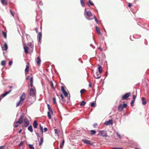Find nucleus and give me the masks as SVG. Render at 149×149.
I'll return each mask as SVG.
<instances>
[{
  "label": "nucleus",
  "mask_w": 149,
  "mask_h": 149,
  "mask_svg": "<svg viewBox=\"0 0 149 149\" xmlns=\"http://www.w3.org/2000/svg\"><path fill=\"white\" fill-rule=\"evenodd\" d=\"M84 10V15L86 16V19L89 20L92 19H93L92 18H90V17L92 15L91 12L90 11H86V8Z\"/></svg>",
  "instance_id": "f257e3e1"
},
{
  "label": "nucleus",
  "mask_w": 149,
  "mask_h": 149,
  "mask_svg": "<svg viewBox=\"0 0 149 149\" xmlns=\"http://www.w3.org/2000/svg\"><path fill=\"white\" fill-rule=\"evenodd\" d=\"M29 95L35 97H36V91L35 88H31L29 92Z\"/></svg>",
  "instance_id": "f03ea898"
},
{
  "label": "nucleus",
  "mask_w": 149,
  "mask_h": 149,
  "mask_svg": "<svg viewBox=\"0 0 149 149\" xmlns=\"http://www.w3.org/2000/svg\"><path fill=\"white\" fill-rule=\"evenodd\" d=\"M99 133L97 135L99 136H102L104 137H107V133L106 131L104 130H100L99 131Z\"/></svg>",
  "instance_id": "7ed1b4c3"
},
{
  "label": "nucleus",
  "mask_w": 149,
  "mask_h": 149,
  "mask_svg": "<svg viewBox=\"0 0 149 149\" xmlns=\"http://www.w3.org/2000/svg\"><path fill=\"white\" fill-rule=\"evenodd\" d=\"M24 115V113H23L21 114L18 120L16 122V124H21L23 122Z\"/></svg>",
  "instance_id": "20e7f679"
},
{
  "label": "nucleus",
  "mask_w": 149,
  "mask_h": 149,
  "mask_svg": "<svg viewBox=\"0 0 149 149\" xmlns=\"http://www.w3.org/2000/svg\"><path fill=\"white\" fill-rule=\"evenodd\" d=\"M82 141L85 144H89L90 145L92 146L93 145V143H91V141L87 140L86 139H82Z\"/></svg>",
  "instance_id": "39448f33"
},
{
  "label": "nucleus",
  "mask_w": 149,
  "mask_h": 149,
  "mask_svg": "<svg viewBox=\"0 0 149 149\" xmlns=\"http://www.w3.org/2000/svg\"><path fill=\"white\" fill-rule=\"evenodd\" d=\"M130 95V93H127L124 95L122 97V99L125 100L128 98Z\"/></svg>",
  "instance_id": "423d86ee"
},
{
  "label": "nucleus",
  "mask_w": 149,
  "mask_h": 149,
  "mask_svg": "<svg viewBox=\"0 0 149 149\" xmlns=\"http://www.w3.org/2000/svg\"><path fill=\"white\" fill-rule=\"evenodd\" d=\"M61 90L65 96V97H68V93L65 90L64 86H62L61 87Z\"/></svg>",
  "instance_id": "0eeeda50"
},
{
  "label": "nucleus",
  "mask_w": 149,
  "mask_h": 149,
  "mask_svg": "<svg viewBox=\"0 0 149 149\" xmlns=\"http://www.w3.org/2000/svg\"><path fill=\"white\" fill-rule=\"evenodd\" d=\"M26 97L25 94L24 93H23L20 97V99L22 102H23L25 100Z\"/></svg>",
  "instance_id": "6e6552de"
},
{
  "label": "nucleus",
  "mask_w": 149,
  "mask_h": 149,
  "mask_svg": "<svg viewBox=\"0 0 149 149\" xmlns=\"http://www.w3.org/2000/svg\"><path fill=\"white\" fill-rule=\"evenodd\" d=\"M113 124V121L112 120H109L108 121H106L104 124L106 125H112Z\"/></svg>",
  "instance_id": "1a4fd4ad"
},
{
  "label": "nucleus",
  "mask_w": 149,
  "mask_h": 149,
  "mask_svg": "<svg viewBox=\"0 0 149 149\" xmlns=\"http://www.w3.org/2000/svg\"><path fill=\"white\" fill-rule=\"evenodd\" d=\"M100 74H100L99 73H98L97 72L95 74V75H94V76L96 79H98L100 78L101 76Z\"/></svg>",
  "instance_id": "9d476101"
},
{
  "label": "nucleus",
  "mask_w": 149,
  "mask_h": 149,
  "mask_svg": "<svg viewBox=\"0 0 149 149\" xmlns=\"http://www.w3.org/2000/svg\"><path fill=\"white\" fill-rule=\"evenodd\" d=\"M123 108L122 104H120L118 107V110L119 111H122L123 110Z\"/></svg>",
  "instance_id": "9b49d317"
},
{
  "label": "nucleus",
  "mask_w": 149,
  "mask_h": 149,
  "mask_svg": "<svg viewBox=\"0 0 149 149\" xmlns=\"http://www.w3.org/2000/svg\"><path fill=\"white\" fill-rule=\"evenodd\" d=\"M42 37V34L41 32H40L38 33V39L39 42H40L41 39Z\"/></svg>",
  "instance_id": "f8f14e48"
},
{
  "label": "nucleus",
  "mask_w": 149,
  "mask_h": 149,
  "mask_svg": "<svg viewBox=\"0 0 149 149\" xmlns=\"http://www.w3.org/2000/svg\"><path fill=\"white\" fill-rule=\"evenodd\" d=\"M29 62L27 63V65H26V68L25 70V72H29L28 69L29 68Z\"/></svg>",
  "instance_id": "ddd939ff"
},
{
  "label": "nucleus",
  "mask_w": 149,
  "mask_h": 149,
  "mask_svg": "<svg viewBox=\"0 0 149 149\" xmlns=\"http://www.w3.org/2000/svg\"><path fill=\"white\" fill-rule=\"evenodd\" d=\"M38 125V123L36 120H34L33 123V126L34 128H37Z\"/></svg>",
  "instance_id": "4468645a"
},
{
  "label": "nucleus",
  "mask_w": 149,
  "mask_h": 149,
  "mask_svg": "<svg viewBox=\"0 0 149 149\" xmlns=\"http://www.w3.org/2000/svg\"><path fill=\"white\" fill-rule=\"evenodd\" d=\"M98 70L99 73L100 74H101L102 72V67L100 65H99L98 67Z\"/></svg>",
  "instance_id": "2eb2a0df"
},
{
  "label": "nucleus",
  "mask_w": 149,
  "mask_h": 149,
  "mask_svg": "<svg viewBox=\"0 0 149 149\" xmlns=\"http://www.w3.org/2000/svg\"><path fill=\"white\" fill-rule=\"evenodd\" d=\"M142 103L143 105H145L147 103V102L145 100L144 97H142L141 98Z\"/></svg>",
  "instance_id": "dca6fc26"
},
{
  "label": "nucleus",
  "mask_w": 149,
  "mask_h": 149,
  "mask_svg": "<svg viewBox=\"0 0 149 149\" xmlns=\"http://www.w3.org/2000/svg\"><path fill=\"white\" fill-rule=\"evenodd\" d=\"M29 121L27 119H26V120L24 122V127H26L29 125Z\"/></svg>",
  "instance_id": "f3484780"
},
{
  "label": "nucleus",
  "mask_w": 149,
  "mask_h": 149,
  "mask_svg": "<svg viewBox=\"0 0 149 149\" xmlns=\"http://www.w3.org/2000/svg\"><path fill=\"white\" fill-rule=\"evenodd\" d=\"M24 48L25 52L26 53H28L29 48L26 45L24 46Z\"/></svg>",
  "instance_id": "a211bd4d"
},
{
  "label": "nucleus",
  "mask_w": 149,
  "mask_h": 149,
  "mask_svg": "<svg viewBox=\"0 0 149 149\" xmlns=\"http://www.w3.org/2000/svg\"><path fill=\"white\" fill-rule=\"evenodd\" d=\"M2 50L3 51L4 50H6L8 48V45L7 43L6 42H5L4 45V47L5 48L4 49L3 47L2 46Z\"/></svg>",
  "instance_id": "6ab92c4d"
},
{
  "label": "nucleus",
  "mask_w": 149,
  "mask_h": 149,
  "mask_svg": "<svg viewBox=\"0 0 149 149\" xmlns=\"http://www.w3.org/2000/svg\"><path fill=\"white\" fill-rule=\"evenodd\" d=\"M47 106L49 112H51V113H52V114L53 113V112L52 109L50 105L49 104H48L47 105Z\"/></svg>",
  "instance_id": "aec40b11"
},
{
  "label": "nucleus",
  "mask_w": 149,
  "mask_h": 149,
  "mask_svg": "<svg viewBox=\"0 0 149 149\" xmlns=\"http://www.w3.org/2000/svg\"><path fill=\"white\" fill-rule=\"evenodd\" d=\"M28 129L31 132H32L33 131V128L31 125H30L28 127Z\"/></svg>",
  "instance_id": "412c9836"
},
{
  "label": "nucleus",
  "mask_w": 149,
  "mask_h": 149,
  "mask_svg": "<svg viewBox=\"0 0 149 149\" xmlns=\"http://www.w3.org/2000/svg\"><path fill=\"white\" fill-rule=\"evenodd\" d=\"M41 62L40 58L39 57H38L36 60V63L38 64H40Z\"/></svg>",
  "instance_id": "4be33fe9"
},
{
  "label": "nucleus",
  "mask_w": 149,
  "mask_h": 149,
  "mask_svg": "<svg viewBox=\"0 0 149 149\" xmlns=\"http://www.w3.org/2000/svg\"><path fill=\"white\" fill-rule=\"evenodd\" d=\"M23 102H22V101H21V100H20L19 102L17 104L16 106L17 107L19 105H22Z\"/></svg>",
  "instance_id": "5701e85b"
},
{
  "label": "nucleus",
  "mask_w": 149,
  "mask_h": 149,
  "mask_svg": "<svg viewBox=\"0 0 149 149\" xmlns=\"http://www.w3.org/2000/svg\"><path fill=\"white\" fill-rule=\"evenodd\" d=\"M55 134H57L58 136H59V131L58 130L55 129H54Z\"/></svg>",
  "instance_id": "b1692460"
},
{
  "label": "nucleus",
  "mask_w": 149,
  "mask_h": 149,
  "mask_svg": "<svg viewBox=\"0 0 149 149\" xmlns=\"http://www.w3.org/2000/svg\"><path fill=\"white\" fill-rule=\"evenodd\" d=\"M96 30L98 34H101L100 29L97 26L95 27Z\"/></svg>",
  "instance_id": "393cba45"
},
{
  "label": "nucleus",
  "mask_w": 149,
  "mask_h": 149,
  "mask_svg": "<svg viewBox=\"0 0 149 149\" xmlns=\"http://www.w3.org/2000/svg\"><path fill=\"white\" fill-rule=\"evenodd\" d=\"M29 46L30 48L32 50L33 49V45L31 42H30L29 44Z\"/></svg>",
  "instance_id": "a878e982"
},
{
  "label": "nucleus",
  "mask_w": 149,
  "mask_h": 149,
  "mask_svg": "<svg viewBox=\"0 0 149 149\" xmlns=\"http://www.w3.org/2000/svg\"><path fill=\"white\" fill-rule=\"evenodd\" d=\"M91 134L93 135L95 134L96 132L95 130H91Z\"/></svg>",
  "instance_id": "bb28decb"
},
{
  "label": "nucleus",
  "mask_w": 149,
  "mask_h": 149,
  "mask_svg": "<svg viewBox=\"0 0 149 149\" xmlns=\"http://www.w3.org/2000/svg\"><path fill=\"white\" fill-rule=\"evenodd\" d=\"M64 142H65L64 140H63L62 141V142L61 143L60 145V148H63V146L64 145Z\"/></svg>",
  "instance_id": "cd10ccee"
},
{
  "label": "nucleus",
  "mask_w": 149,
  "mask_h": 149,
  "mask_svg": "<svg viewBox=\"0 0 149 149\" xmlns=\"http://www.w3.org/2000/svg\"><path fill=\"white\" fill-rule=\"evenodd\" d=\"M35 132L36 134V135L37 136L38 139V140L39 138L40 137L39 133L38 132L36 131L35 130Z\"/></svg>",
  "instance_id": "c85d7f7f"
},
{
  "label": "nucleus",
  "mask_w": 149,
  "mask_h": 149,
  "mask_svg": "<svg viewBox=\"0 0 149 149\" xmlns=\"http://www.w3.org/2000/svg\"><path fill=\"white\" fill-rule=\"evenodd\" d=\"M2 33L3 35V37L5 38H6L7 37L6 33L3 31H2Z\"/></svg>",
  "instance_id": "c756f323"
},
{
  "label": "nucleus",
  "mask_w": 149,
  "mask_h": 149,
  "mask_svg": "<svg viewBox=\"0 0 149 149\" xmlns=\"http://www.w3.org/2000/svg\"><path fill=\"white\" fill-rule=\"evenodd\" d=\"M1 2L3 4H5V5L7 4V1L6 0H2Z\"/></svg>",
  "instance_id": "7c9ffc66"
},
{
  "label": "nucleus",
  "mask_w": 149,
  "mask_h": 149,
  "mask_svg": "<svg viewBox=\"0 0 149 149\" xmlns=\"http://www.w3.org/2000/svg\"><path fill=\"white\" fill-rule=\"evenodd\" d=\"M86 104V102L84 101H81L80 103V105L81 106H83L85 105Z\"/></svg>",
  "instance_id": "2f4dec72"
},
{
  "label": "nucleus",
  "mask_w": 149,
  "mask_h": 149,
  "mask_svg": "<svg viewBox=\"0 0 149 149\" xmlns=\"http://www.w3.org/2000/svg\"><path fill=\"white\" fill-rule=\"evenodd\" d=\"M29 148L31 149H34V148L33 146V144H29Z\"/></svg>",
  "instance_id": "473e14b6"
},
{
  "label": "nucleus",
  "mask_w": 149,
  "mask_h": 149,
  "mask_svg": "<svg viewBox=\"0 0 149 149\" xmlns=\"http://www.w3.org/2000/svg\"><path fill=\"white\" fill-rule=\"evenodd\" d=\"M43 141V138H41L40 140V142L39 143V146H40L41 145Z\"/></svg>",
  "instance_id": "72a5a7b5"
},
{
  "label": "nucleus",
  "mask_w": 149,
  "mask_h": 149,
  "mask_svg": "<svg viewBox=\"0 0 149 149\" xmlns=\"http://www.w3.org/2000/svg\"><path fill=\"white\" fill-rule=\"evenodd\" d=\"M1 65L3 66H4L6 65V61L4 60L2 61L1 62Z\"/></svg>",
  "instance_id": "f704fd0d"
},
{
  "label": "nucleus",
  "mask_w": 149,
  "mask_h": 149,
  "mask_svg": "<svg viewBox=\"0 0 149 149\" xmlns=\"http://www.w3.org/2000/svg\"><path fill=\"white\" fill-rule=\"evenodd\" d=\"M117 135V136L118 137V138L120 139L122 138V136H121V135L119 134V133L118 132H117L116 133Z\"/></svg>",
  "instance_id": "c9c22d12"
},
{
  "label": "nucleus",
  "mask_w": 149,
  "mask_h": 149,
  "mask_svg": "<svg viewBox=\"0 0 149 149\" xmlns=\"http://www.w3.org/2000/svg\"><path fill=\"white\" fill-rule=\"evenodd\" d=\"M80 3L81 6L83 7H84V3L83 0H80Z\"/></svg>",
  "instance_id": "e433bc0d"
},
{
  "label": "nucleus",
  "mask_w": 149,
  "mask_h": 149,
  "mask_svg": "<svg viewBox=\"0 0 149 149\" xmlns=\"http://www.w3.org/2000/svg\"><path fill=\"white\" fill-rule=\"evenodd\" d=\"M8 94H7V93L6 92L5 93H3V94H2V95H1V97H4L5 96H6Z\"/></svg>",
  "instance_id": "4c0bfd02"
},
{
  "label": "nucleus",
  "mask_w": 149,
  "mask_h": 149,
  "mask_svg": "<svg viewBox=\"0 0 149 149\" xmlns=\"http://www.w3.org/2000/svg\"><path fill=\"white\" fill-rule=\"evenodd\" d=\"M47 114H48V116L49 118V119H51V116L50 114V113L49 111H48L47 112Z\"/></svg>",
  "instance_id": "58836bf2"
},
{
  "label": "nucleus",
  "mask_w": 149,
  "mask_h": 149,
  "mask_svg": "<svg viewBox=\"0 0 149 149\" xmlns=\"http://www.w3.org/2000/svg\"><path fill=\"white\" fill-rule=\"evenodd\" d=\"M88 3L89 5L91 6L94 5V4H93V2H92L90 0H89L88 1Z\"/></svg>",
  "instance_id": "ea45409f"
},
{
  "label": "nucleus",
  "mask_w": 149,
  "mask_h": 149,
  "mask_svg": "<svg viewBox=\"0 0 149 149\" xmlns=\"http://www.w3.org/2000/svg\"><path fill=\"white\" fill-rule=\"evenodd\" d=\"M86 91V90L85 89H83L81 90L80 91V93L81 94H82L83 92H85Z\"/></svg>",
  "instance_id": "a19ab883"
},
{
  "label": "nucleus",
  "mask_w": 149,
  "mask_h": 149,
  "mask_svg": "<svg viewBox=\"0 0 149 149\" xmlns=\"http://www.w3.org/2000/svg\"><path fill=\"white\" fill-rule=\"evenodd\" d=\"M91 106L92 107H94L95 106V103L93 102H92L91 104Z\"/></svg>",
  "instance_id": "79ce46f5"
},
{
  "label": "nucleus",
  "mask_w": 149,
  "mask_h": 149,
  "mask_svg": "<svg viewBox=\"0 0 149 149\" xmlns=\"http://www.w3.org/2000/svg\"><path fill=\"white\" fill-rule=\"evenodd\" d=\"M60 97L61 98L62 101H63L64 102L65 101H64V97H63V95L62 94H61L60 95Z\"/></svg>",
  "instance_id": "37998d69"
},
{
  "label": "nucleus",
  "mask_w": 149,
  "mask_h": 149,
  "mask_svg": "<svg viewBox=\"0 0 149 149\" xmlns=\"http://www.w3.org/2000/svg\"><path fill=\"white\" fill-rule=\"evenodd\" d=\"M123 106V108H126L127 106V104L126 103H124L123 104H122Z\"/></svg>",
  "instance_id": "c03bdc74"
},
{
  "label": "nucleus",
  "mask_w": 149,
  "mask_h": 149,
  "mask_svg": "<svg viewBox=\"0 0 149 149\" xmlns=\"http://www.w3.org/2000/svg\"><path fill=\"white\" fill-rule=\"evenodd\" d=\"M53 102L54 104L56 103V99L55 97H53Z\"/></svg>",
  "instance_id": "a18cd8bd"
},
{
  "label": "nucleus",
  "mask_w": 149,
  "mask_h": 149,
  "mask_svg": "<svg viewBox=\"0 0 149 149\" xmlns=\"http://www.w3.org/2000/svg\"><path fill=\"white\" fill-rule=\"evenodd\" d=\"M134 100H132L131 102V105L132 106H133L134 105Z\"/></svg>",
  "instance_id": "49530a36"
},
{
  "label": "nucleus",
  "mask_w": 149,
  "mask_h": 149,
  "mask_svg": "<svg viewBox=\"0 0 149 149\" xmlns=\"http://www.w3.org/2000/svg\"><path fill=\"white\" fill-rule=\"evenodd\" d=\"M94 128H96L97 127V123H94L93 125Z\"/></svg>",
  "instance_id": "de8ad7c7"
},
{
  "label": "nucleus",
  "mask_w": 149,
  "mask_h": 149,
  "mask_svg": "<svg viewBox=\"0 0 149 149\" xmlns=\"http://www.w3.org/2000/svg\"><path fill=\"white\" fill-rule=\"evenodd\" d=\"M136 97V96L134 95H133V100L135 101V100Z\"/></svg>",
  "instance_id": "09e8293b"
},
{
  "label": "nucleus",
  "mask_w": 149,
  "mask_h": 149,
  "mask_svg": "<svg viewBox=\"0 0 149 149\" xmlns=\"http://www.w3.org/2000/svg\"><path fill=\"white\" fill-rule=\"evenodd\" d=\"M33 78L31 77L30 79V83H33Z\"/></svg>",
  "instance_id": "8fccbe9b"
},
{
  "label": "nucleus",
  "mask_w": 149,
  "mask_h": 149,
  "mask_svg": "<svg viewBox=\"0 0 149 149\" xmlns=\"http://www.w3.org/2000/svg\"><path fill=\"white\" fill-rule=\"evenodd\" d=\"M13 63V62L12 61H9L8 63V64L9 65H12Z\"/></svg>",
  "instance_id": "3c124183"
},
{
  "label": "nucleus",
  "mask_w": 149,
  "mask_h": 149,
  "mask_svg": "<svg viewBox=\"0 0 149 149\" xmlns=\"http://www.w3.org/2000/svg\"><path fill=\"white\" fill-rule=\"evenodd\" d=\"M113 149H123V148H121L113 147Z\"/></svg>",
  "instance_id": "603ef678"
},
{
  "label": "nucleus",
  "mask_w": 149,
  "mask_h": 149,
  "mask_svg": "<svg viewBox=\"0 0 149 149\" xmlns=\"http://www.w3.org/2000/svg\"><path fill=\"white\" fill-rule=\"evenodd\" d=\"M23 144V141H21L20 143L19 144V146H21Z\"/></svg>",
  "instance_id": "864d4df0"
},
{
  "label": "nucleus",
  "mask_w": 149,
  "mask_h": 149,
  "mask_svg": "<svg viewBox=\"0 0 149 149\" xmlns=\"http://www.w3.org/2000/svg\"><path fill=\"white\" fill-rule=\"evenodd\" d=\"M44 132H46L47 130V127H45L44 129Z\"/></svg>",
  "instance_id": "5fc2aeb1"
},
{
  "label": "nucleus",
  "mask_w": 149,
  "mask_h": 149,
  "mask_svg": "<svg viewBox=\"0 0 149 149\" xmlns=\"http://www.w3.org/2000/svg\"><path fill=\"white\" fill-rule=\"evenodd\" d=\"M95 19V21L96 22L97 24H98V20H97V19L96 18H95V19Z\"/></svg>",
  "instance_id": "6e6d98bb"
},
{
  "label": "nucleus",
  "mask_w": 149,
  "mask_h": 149,
  "mask_svg": "<svg viewBox=\"0 0 149 149\" xmlns=\"http://www.w3.org/2000/svg\"><path fill=\"white\" fill-rule=\"evenodd\" d=\"M132 5V4L131 3H129L128 4V6L129 7H130Z\"/></svg>",
  "instance_id": "4d7b16f0"
},
{
  "label": "nucleus",
  "mask_w": 149,
  "mask_h": 149,
  "mask_svg": "<svg viewBox=\"0 0 149 149\" xmlns=\"http://www.w3.org/2000/svg\"><path fill=\"white\" fill-rule=\"evenodd\" d=\"M51 86L54 89V87L53 84L52 82H51Z\"/></svg>",
  "instance_id": "13d9d810"
},
{
  "label": "nucleus",
  "mask_w": 149,
  "mask_h": 149,
  "mask_svg": "<svg viewBox=\"0 0 149 149\" xmlns=\"http://www.w3.org/2000/svg\"><path fill=\"white\" fill-rule=\"evenodd\" d=\"M30 86L32 88L33 86V83H30Z\"/></svg>",
  "instance_id": "bf43d9fd"
},
{
  "label": "nucleus",
  "mask_w": 149,
  "mask_h": 149,
  "mask_svg": "<svg viewBox=\"0 0 149 149\" xmlns=\"http://www.w3.org/2000/svg\"><path fill=\"white\" fill-rule=\"evenodd\" d=\"M40 4L41 5V6H42L43 5V3L41 1H40Z\"/></svg>",
  "instance_id": "052dcab7"
},
{
  "label": "nucleus",
  "mask_w": 149,
  "mask_h": 149,
  "mask_svg": "<svg viewBox=\"0 0 149 149\" xmlns=\"http://www.w3.org/2000/svg\"><path fill=\"white\" fill-rule=\"evenodd\" d=\"M10 12L11 13V14H12V15L13 16H14V14H13V13L12 12V10H10Z\"/></svg>",
  "instance_id": "680f3d73"
},
{
  "label": "nucleus",
  "mask_w": 149,
  "mask_h": 149,
  "mask_svg": "<svg viewBox=\"0 0 149 149\" xmlns=\"http://www.w3.org/2000/svg\"><path fill=\"white\" fill-rule=\"evenodd\" d=\"M19 126V124L18 125H14V126L15 127H17L18 126Z\"/></svg>",
  "instance_id": "e2e57ef3"
},
{
  "label": "nucleus",
  "mask_w": 149,
  "mask_h": 149,
  "mask_svg": "<svg viewBox=\"0 0 149 149\" xmlns=\"http://www.w3.org/2000/svg\"><path fill=\"white\" fill-rule=\"evenodd\" d=\"M11 90H10L6 92L7 93V94H9L10 92L11 91Z\"/></svg>",
  "instance_id": "0e129e2a"
},
{
  "label": "nucleus",
  "mask_w": 149,
  "mask_h": 149,
  "mask_svg": "<svg viewBox=\"0 0 149 149\" xmlns=\"http://www.w3.org/2000/svg\"><path fill=\"white\" fill-rule=\"evenodd\" d=\"M3 146H2L0 147V149H3Z\"/></svg>",
  "instance_id": "69168bd1"
},
{
  "label": "nucleus",
  "mask_w": 149,
  "mask_h": 149,
  "mask_svg": "<svg viewBox=\"0 0 149 149\" xmlns=\"http://www.w3.org/2000/svg\"><path fill=\"white\" fill-rule=\"evenodd\" d=\"M40 131H41V130H43L42 127H40Z\"/></svg>",
  "instance_id": "338daca9"
},
{
  "label": "nucleus",
  "mask_w": 149,
  "mask_h": 149,
  "mask_svg": "<svg viewBox=\"0 0 149 149\" xmlns=\"http://www.w3.org/2000/svg\"><path fill=\"white\" fill-rule=\"evenodd\" d=\"M98 49H100L101 51H102V49L101 47L99 48Z\"/></svg>",
  "instance_id": "774afa93"
}]
</instances>
